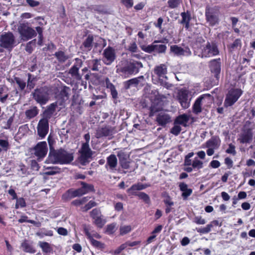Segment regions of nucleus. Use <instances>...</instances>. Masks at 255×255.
<instances>
[{
	"instance_id": "obj_14",
	"label": "nucleus",
	"mask_w": 255,
	"mask_h": 255,
	"mask_svg": "<svg viewBox=\"0 0 255 255\" xmlns=\"http://www.w3.org/2000/svg\"><path fill=\"white\" fill-rule=\"evenodd\" d=\"M76 64L74 65L69 70V74L72 77L76 80H79L81 79V76L79 73V69L82 65V61L78 58L75 59Z\"/></svg>"
},
{
	"instance_id": "obj_49",
	"label": "nucleus",
	"mask_w": 255,
	"mask_h": 255,
	"mask_svg": "<svg viewBox=\"0 0 255 255\" xmlns=\"http://www.w3.org/2000/svg\"><path fill=\"white\" fill-rule=\"evenodd\" d=\"M194 155V152H191L189 153L187 155H186L184 159V165L186 166H192V161L190 159V158H191Z\"/></svg>"
},
{
	"instance_id": "obj_33",
	"label": "nucleus",
	"mask_w": 255,
	"mask_h": 255,
	"mask_svg": "<svg viewBox=\"0 0 255 255\" xmlns=\"http://www.w3.org/2000/svg\"><path fill=\"white\" fill-rule=\"evenodd\" d=\"M100 66V60L98 59H94L89 61V67L93 71H98Z\"/></svg>"
},
{
	"instance_id": "obj_37",
	"label": "nucleus",
	"mask_w": 255,
	"mask_h": 255,
	"mask_svg": "<svg viewBox=\"0 0 255 255\" xmlns=\"http://www.w3.org/2000/svg\"><path fill=\"white\" fill-rule=\"evenodd\" d=\"M192 166L194 169H201L203 166V162L200 160L198 157H195L192 161Z\"/></svg>"
},
{
	"instance_id": "obj_18",
	"label": "nucleus",
	"mask_w": 255,
	"mask_h": 255,
	"mask_svg": "<svg viewBox=\"0 0 255 255\" xmlns=\"http://www.w3.org/2000/svg\"><path fill=\"white\" fill-rule=\"evenodd\" d=\"M154 72L159 79L161 78L167 79L166 76L167 72V66L165 64H160L156 66L154 68Z\"/></svg>"
},
{
	"instance_id": "obj_29",
	"label": "nucleus",
	"mask_w": 255,
	"mask_h": 255,
	"mask_svg": "<svg viewBox=\"0 0 255 255\" xmlns=\"http://www.w3.org/2000/svg\"><path fill=\"white\" fill-rule=\"evenodd\" d=\"M83 189L82 188H79L75 190H69L67 192L68 196L70 198H74L77 196H82L84 194Z\"/></svg>"
},
{
	"instance_id": "obj_48",
	"label": "nucleus",
	"mask_w": 255,
	"mask_h": 255,
	"mask_svg": "<svg viewBox=\"0 0 255 255\" xmlns=\"http://www.w3.org/2000/svg\"><path fill=\"white\" fill-rule=\"evenodd\" d=\"M26 206V203L25 200L23 198H16V202L15 204V208L18 209L19 208H23Z\"/></svg>"
},
{
	"instance_id": "obj_41",
	"label": "nucleus",
	"mask_w": 255,
	"mask_h": 255,
	"mask_svg": "<svg viewBox=\"0 0 255 255\" xmlns=\"http://www.w3.org/2000/svg\"><path fill=\"white\" fill-rule=\"evenodd\" d=\"M82 189H83L84 194L88 193L89 192L92 191L94 190V187L91 184H88L84 182H81Z\"/></svg>"
},
{
	"instance_id": "obj_45",
	"label": "nucleus",
	"mask_w": 255,
	"mask_h": 255,
	"mask_svg": "<svg viewBox=\"0 0 255 255\" xmlns=\"http://www.w3.org/2000/svg\"><path fill=\"white\" fill-rule=\"evenodd\" d=\"M55 56L58 60L61 62H65L68 59V57L65 55L63 52L62 51L56 52L55 53Z\"/></svg>"
},
{
	"instance_id": "obj_2",
	"label": "nucleus",
	"mask_w": 255,
	"mask_h": 255,
	"mask_svg": "<svg viewBox=\"0 0 255 255\" xmlns=\"http://www.w3.org/2000/svg\"><path fill=\"white\" fill-rule=\"evenodd\" d=\"M243 91L239 89H233L230 90L226 96L224 102L225 107L234 105L242 95Z\"/></svg>"
},
{
	"instance_id": "obj_15",
	"label": "nucleus",
	"mask_w": 255,
	"mask_h": 255,
	"mask_svg": "<svg viewBox=\"0 0 255 255\" xmlns=\"http://www.w3.org/2000/svg\"><path fill=\"white\" fill-rule=\"evenodd\" d=\"M70 91V89L66 86H64L59 91V93L56 97L57 99V102L59 101L60 105H62L63 103L69 99Z\"/></svg>"
},
{
	"instance_id": "obj_5",
	"label": "nucleus",
	"mask_w": 255,
	"mask_h": 255,
	"mask_svg": "<svg viewBox=\"0 0 255 255\" xmlns=\"http://www.w3.org/2000/svg\"><path fill=\"white\" fill-rule=\"evenodd\" d=\"M33 96L34 99L40 105L45 104L49 100V93L46 88L35 90Z\"/></svg>"
},
{
	"instance_id": "obj_54",
	"label": "nucleus",
	"mask_w": 255,
	"mask_h": 255,
	"mask_svg": "<svg viewBox=\"0 0 255 255\" xmlns=\"http://www.w3.org/2000/svg\"><path fill=\"white\" fill-rule=\"evenodd\" d=\"M96 205L97 204L95 201H90L84 207H82V210L83 211H87L92 207L96 206Z\"/></svg>"
},
{
	"instance_id": "obj_26",
	"label": "nucleus",
	"mask_w": 255,
	"mask_h": 255,
	"mask_svg": "<svg viewBox=\"0 0 255 255\" xmlns=\"http://www.w3.org/2000/svg\"><path fill=\"white\" fill-rule=\"evenodd\" d=\"M8 97V89L5 86H0V101L4 103Z\"/></svg>"
},
{
	"instance_id": "obj_12",
	"label": "nucleus",
	"mask_w": 255,
	"mask_h": 255,
	"mask_svg": "<svg viewBox=\"0 0 255 255\" xmlns=\"http://www.w3.org/2000/svg\"><path fill=\"white\" fill-rule=\"evenodd\" d=\"M48 151L47 145L46 141L38 143L34 148V154L38 158L44 157Z\"/></svg>"
},
{
	"instance_id": "obj_34",
	"label": "nucleus",
	"mask_w": 255,
	"mask_h": 255,
	"mask_svg": "<svg viewBox=\"0 0 255 255\" xmlns=\"http://www.w3.org/2000/svg\"><path fill=\"white\" fill-rule=\"evenodd\" d=\"M39 247L42 249V251L45 253H50L52 249L49 244L45 242H39L38 243Z\"/></svg>"
},
{
	"instance_id": "obj_10",
	"label": "nucleus",
	"mask_w": 255,
	"mask_h": 255,
	"mask_svg": "<svg viewBox=\"0 0 255 255\" xmlns=\"http://www.w3.org/2000/svg\"><path fill=\"white\" fill-rule=\"evenodd\" d=\"M116 59L115 49L109 46L106 48L103 52V61L106 65H110Z\"/></svg>"
},
{
	"instance_id": "obj_60",
	"label": "nucleus",
	"mask_w": 255,
	"mask_h": 255,
	"mask_svg": "<svg viewBox=\"0 0 255 255\" xmlns=\"http://www.w3.org/2000/svg\"><path fill=\"white\" fill-rule=\"evenodd\" d=\"M117 156L119 157V161L127 159V155L123 151L121 150L118 152Z\"/></svg>"
},
{
	"instance_id": "obj_56",
	"label": "nucleus",
	"mask_w": 255,
	"mask_h": 255,
	"mask_svg": "<svg viewBox=\"0 0 255 255\" xmlns=\"http://www.w3.org/2000/svg\"><path fill=\"white\" fill-rule=\"evenodd\" d=\"M22 247L23 248L24 251L26 252L30 253H35V250L33 249V248L26 243H23Z\"/></svg>"
},
{
	"instance_id": "obj_19",
	"label": "nucleus",
	"mask_w": 255,
	"mask_h": 255,
	"mask_svg": "<svg viewBox=\"0 0 255 255\" xmlns=\"http://www.w3.org/2000/svg\"><path fill=\"white\" fill-rule=\"evenodd\" d=\"M221 140L217 136H212L209 140L206 141V147H211L214 149H217L220 146Z\"/></svg>"
},
{
	"instance_id": "obj_63",
	"label": "nucleus",
	"mask_w": 255,
	"mask_h": 255,
	"mask_svg": "<svg viewBox=\"0 0 255 255\" xmlns=\"http://www.w3.org/2000/svg\"><path fill=\"white\" fill-rule=\"evenodd\" d=\"M134 184L136 187V189L138 191L143 190L150 186L149 184H142L141 183H137Z\"/></svg>"
},
{
	"instance_id": "obj_46",
	"label": "nucleus",
	"mask_w": 255,
	"mask_h": 255,
	"mask_svg": "<svg viewBox=\"0 0 255 255\" xmlns=\"http://www.w3.org/2000/svg\"><path fill=\"white\" fill-rule=\"evenodd\" d=\"M14 80V82H15L18 85L20 90H23L24 89L26 86V83L23 80L18 77H15Z\"/></svg>"
},
{
	"instance_id": "obj_17",
	"label": "nucleus",
	"mask_w": 255,
	"mask_h": 255,
	"mask_svg": "<svg viewBox=\"0 0 255 255\" xmlns=\"http://www.w3.org/2000/svg\"><path fill=\"white\" fill-rule=\"evenodd\" d=\"M220 59H214L210 62V67L212 73L215 74L216 78H218L221 71Z\"/></svg>"
},
{
	"instance_id": "obj_25",
	"label": "nucleus",
	"mask_w": 255,
	"mask_h": 255,
	"mask_svg": "<svg viewBox=\"0 0 255 255\" xmlns=\"http://www.w3.org/2000/svg\"><path fill=\"white\" fill-rule=\"evenodd\" d=\"M189 120V117L186 114H183L178 116L174 121V123L186 127Z\"/></svg>"
},
{
	"instance_id": "obj_23",
	"label": "nucleus",
	"mask_w": 255,
	"mask_h": 255,
	"mask_svg": "<svg viewBox=\"0 0 255 255\" xmlns=\"http://www.w3.org/2000/svg\"><path fill=\"white\" fill-rule=\"evenodd\" d=\"M253 138V133L251 129H249L244 133H243L241 135L239 140L240 142L242 143L250 142L252 140Z\"/></svg>"
},
{
	"instance_id": "obj_21",
	"label": "nucleus",
	"mask_w": 255,
	"mask_h": 255,
	"mask_svg": "<svg viewBox=\"0 0 255 255\" xmlns=\"http://www.w3.org/2000/svg\"><path fill=\"white\" fill-rule=\"evenodd\" d=\"M156 121L160 126H164L171 121L170 116L166 114L161 113L156 117Z\"/></svg>"
},
{
	"instance_id": "obj_27",
	"label": "nucleus",
	"mask_w": 255,
	"mask_h": 255,
	"mask_svg": "<svg viewBox=\"0 0 255 255\" xmlns=\"http://www.w3.org/2000/svg\"><path fill=\"white\" fill-rule=\"evenodd\" d=\"M129 66L130 68V71L132 74L137 73L138 72L139 69L142 67V64L140 62L133 61L129 63Z\"/></svg>"
},
{
	"instance_id": "obj_53",
	"label": "nucleus",
	"mask_w": 255,
	"mask_h": 255,
	"mask_svg": "<svg viewBox=\"0 0 255 255\" xmlns=\"http://www.w3.org/2000/svg\"><path fill=\"white\" fill-rule=\"evenodd\" d=\"M137 191L138 190L136 189L135 184H133L129 188H128L127 191L129 196H137V194L138 193L137 192Z\"/></svg>"
},
{
	"instance_id": "obj_1",
	"label": "nucleus",
	"mask_w": 255,
	"mask_h": 255,
	"mask_svg": "<svg viewBox=\"0 0 255 255\" xmlns=\"http://www.w3.org/2000/svg\"><path fill=\"white\" fill-rule=\"evenodd\" d=\"M73 160L72 154L63 149L50 151L45 162L52 164H67Z\"/></svg>"
},
{
	"instance_id": "obj_58",
	"label": "nucleus",
	"mask_w": 255,
	"mask_h": 255,
	"mask_svg": "<svg viewBox=\"0 0 255 255\" xmlns=\"http://www.w3.org/2000/svg\"><path fill=\"white\" fill-rule=\"evenodd\" d=\"M102 216L101 213L99 209H94L91 212V216L94 220L96 218Z\"/></svg>"
},
{
	"instance_id": "obj_51",
	"label": "nucleus",
	"mask_w": 255,
	"mask_h": 255,
	"mask_svg": "<svg viewBox=\"0 0 255 255\" xmlns=\"http://www.w3.org/2000/svg\"><path fill=\"white\" fill-rule=\"evenodd\" d=\"M138 82L139 80H138L137 78H133L127 81L125 84V87L126 89H128L129 88L130 86L132 85H137L138 84Z\"/></svg>"
},
{
	"instance_id": "obj_4",
	"label": "nucleus",
	"mask_w": 255,
	"mask_h": 255,
	"mask_svg": "<svg viewBox=\"0 0 255 255\" xmlns=\"http://www.w3.org/2000/svg\"><path fill=\"white\" fill-rule=\"evenodd\" d=\"M15 44V38L11 32L4 33L0 37V46L3 48L11 49Z\"/></svg>"
},
{
	"instance_id": "obj_35",
	"label": "nucleus",
	"mask_w": 255,
	"mask_h": 255,
	"mask_svg": "<svg viewBox=\"0 0 255 255\" xmlns=\"http://www.w3.org/2000/svg\"><path fill=\"white\" fill-rule=\"evenodd\" d=\"M182 2V0H168L167 1L168 6L171 9L178 8L180 6Z\"/></svg>"
},
{
	"instance_id": "obj_38",
	"label": "nucleus",
	"mask_w": 255,
	"mask_h": 255,
	"mask_svg": "<svg viewBox=\"0 0 255 255\" xmlns=\"http://www.w3.org/2000/svg\"><path fill=\"white\" fill-rule=\"evenodd\" d=\"M106 223V221L105 219H104L103 216H101L94 219V223L98 227L100 228H102Z\"/></svg>"
},
{
	"instance_id": "obj_3",
	"label": "nucleus",
	"mask_w": 255,
	"mask_h": 255,
	"mask_svg": "<svg viewBox=\"0 0 255 255\" xmlns=\"http://www.w3.org/2000/svg\"><path fill=\"white\" fill-rule=\"evenodd\" d=\"M18 31L23 41H27L36 35L35 31L25 24H20L18 27Z\"/></svg>"
},
{
	"instance_id": "obj_9",
	"label": "nucleus",
	"mask_w": 255,
	"mask_h": 255,
	"mask_svg": "<svg viewBox=\"0 0 255 255\" xmlns=\"http://www.w3.org/2000/svg\"><path fill=\"white\" fill-rule=\"evenodd\" d=\"M177 100L183 109L189 107L191 99H189L188 92L186 90H181L178 93Z\"/></svg>"
},
{
	"instance_id": "obj_16",
	"label": "nucleus",
	"mask_w": 255,
	"mask_h": 255,
	"mask_svg": "<svg viewBox=\"0 0 255 255\" xmlns=\"http://www.w3.org/2000/svg\"><path fill=\"white\" fill-rule=\"evenodd\" d=\"M118 164V160L115 155L111 154L107 158L106 167L107 170L111 172H115L116 170V167Z\"/></svg>"
},
{
	"instance_id": "obj_11",
	"label": "nucleus",
	"mask_w": 255,
	"mask_h": 255,
	"mask_svg": "<svg viewBox=\"0 0 255 255\" xmlns=\"http://www.w3.org/2000/svg\"><path fill=\"white\" fill-rule=\"evenodd\" d=\"M170 51L177 56H188L191 55V51L188 47L183 48L176 45L170 46Z\"/></svg>"
},
{
	"instance_id": "obj_50",
	"label": "nucleus",
	"mask_w": 255,
	"mask_h": 255,
	"mask_svg": "<svg viewBox=\"0 0 255 255\" xmlns=\"http://www.w3.org/2000/svg\"><path fill=\"white\" fill-rule=\"evenodd\" d=\"M88 200H89V198L87 197H83L81 199L74 200L72 202V204L75 206H79V205L84 204L85 203L87 202L88 201Z\"/></svg>"
},
{
	"instance_id": "obj_61",
	"label": "nucleus",
	"mask_w": 255,
	"mask_h": 255,
	"mask_svg": "<svg viewBox=\"0 0 255 255\" xmlns=\"http://www.w3.org/2000/svg\"><path fill=\"white\" fill-rule=\"evenodd\" d=\"M28 79L27 81V87L29 88L30 90L33 89L34 87L35 84L33 82V79H31V75L30 74H28Z\"/></svg>"
},
{
	"instance_id": "obj_62",
	"label": "nucleus",
	"mask_w": 255,
	"mask_h": 255,
	"mask_svg": "<svg viewBox=\"0 0 255 255\" xmlns=\"http://www.w3.org/2000/svg\"><path fill=\"white\" fill-rule=\"evenodd\" d=\"M122 2L127 8H130L133 5V0H122Z\"/></svg>"
},
{
	"instance_id": "obj_59",
	"label": "nucleus",
	"mask_w": 255,
	"mask_h": 255,
	"mask_svg": "<svg viewBox=\"0 0 255 255\" xmlns=\"http://www.w3.org/2000/svg\"><path fill=\"white\" fill-rule=\"evenodd\" d=\"M194 222L198 225H204L206 223V221L201 216H196L194 219Z\"/></svg>"
},
{
	"instance_id": "obj_7",
	"label": "nucleus",
	"mask_w": 255,
	"mask_h": 255,
	"mask_svg": "<svg viewBox=\"0 0 255 255\" xmlns=\"http://www.w3.org/2000/svg\"><path fill=\"white\" fill-rule=\"evenodd\" d=\"M219 54L218 49L214 43H208L202 47V57H210Z\"/></svg>"
},
{
	"instance_id": "obj_42",
	"label": "nucleus",
	"mask_w": 255,
	"mask_h": 255,
	"mask_svg": "<svg viewBox=\"0 0 255 255\" xmlns=\"http://www.w3.org/2000/svg\"><path fill=\"white\" fill-rule=\"evenodd\" d=\"M181 130V127L174 122V126L170 129V132L175 136L178 135Z\"/></svg>"
},
{
	"instance_id": "obj_20",
	"label": "nucleus",
	"mask_w": 255,
	"mask_h": 255,
	"mask_svg": "<svg viewBox=\"0 0 255 255\" xmlns=\"http://www.w3.org/2000/svg\"><path fill=\"white\" fill-rule=\"evenodd\" d=\"M84 232L86 236L87 237L88 239L90 240L91 244L95 247L98 249H104L105 248V245L102 243L100 242H99L97 240H95L93 238V236L91 234L88 229H85Z\"/></svg>"
},
{
	"instance_id": "obj_36",
	"label": "nucleus",
	"mask_w": 255,
	"mask_h": 255,
	"mask_svg": "<svg viewBox=\"0 0 255 255\" xmlns=\"http://www.w3.org/2000/svg\"><path fill=\"white\" fill-rule=\"evenodd\" d=\"M158 42V41H154V42L148 45H143L140 46L141 49L147 53H151L154 51V43Z\"/></svg>"
},
{
	"instance_id": "obj_22",
	"label": "nucleus",
	"mask_w": 255,
	"mask_h": 255,
	"mask_svg": "<svg viewBox=\"0 0 255 255\" xmlns=\"http://www.w3.org/2000/svg\"><path fill=\"white\" fill-rule=\"evenodd\" d=\"M180 190L182 192V196L184 200H186L192 193V190L188 188V185L185 183H181L179 185Z\"/></svg>"
},
{
	"instance_id": "obj_55",
	"label": "nucleus",
	"mask_w": 255,
	"mask_h": 255,
	"mask_svg": "<svg viewBox=\"0 0 255 255\" xmlns=\"http://www.w3.org/2000/svg\"><path fill=\"white\" fill-rule=\"evenodd\" d=\"M116 224L112 223L107 226L106 232L109 234H113L116 231Z\"/></svg>"
},
{
	"instance_id": "obj_52",
	"label": "nucleus",
	"mask_w": 255,
	"mask_h": 255,
	"mask_svg": "<svg viewBox=\"0 0 255 255\" xmlns=\"http://www.w3.org/2000/svg\"><path fill=\"white\" fill-rule=\"evenodd\" d=\"M212 225L208 224L205 227L197 229L198 233L201 234H207L211 231Z\"/></svg>"
},
{
	"instance_id": "obj_39",
	"label": "nucleus",
	"mask_w": 255,
	"mask_h": 255,
	"mask_svg": "<svg viewBox=\"0 0 255 255\" xmlns=\"http://www.w3.org/2000/svg\"><path fill=\"white\" fill-rule=\"evenodd\" d=\"M206 19L207 21L212 26L215 25L218 21L217 17L213 15H206Z\"/></svg>"
},
{
	"instance_id": "obj_8",
	"label": "nucleus",
	"mask_w": 255,
	"mask_h": 255,
	"mask_svg": "<svg viewBox=\"0 0 255 255\" xmlns=\"http://www.w3.org/2000/svg\"><path fill=\"white\" fill-rule=\"evenodd\" d=\"M38 135L41 138H44L47 134L49 130L48 119L47 118H43L41 119L37 125Z\"/></svg>"
},
{
	"instance_id": "obj_24",
	"label": "nucleus",
	"mask_w": 255,
	"mask_h": 255,
	"mask_svg": "<svg viewBox=\"0 0 255 255\" xmlns=\"http://www.w3.org/2000/svg\"><path fill=\"white\" fill-rule=\"evenodd\" d=\"M198 98H201V104L203 107H207L212 103V98L210 94H205L202 95Z\"/></svg>"
},
{
	"instance_id": "obj_13",
	"label": "nucleus",
	"mask_w": 255,
	"mask_h": 255,
	"mask_svg": "<svg viewBox=\"0 0 255 255\" xmlns=\"http://www.w3.org/2000/svg\"><path fill=\"white\" fill-rule=\"evenodd\" d=\"M113 133L114 128L110 127H105L100 128L97 130L96 136L98 138L104 136H108L109 138H111Z\"/></svg>"
},
{
	"instance_id": "obj_47",
	"label": "nucleus",
	"mask_w": 255,
	"mask_h": 255,
	"mask_svg": "<svg viewBox=\"0 0 255 255\" xmlns=\"http://www.w3.org/2000/svg\"><path fill=\"white\" fill-rule=\"evenodd\" d=\"M137 196L145 203H149L150 202V198L148 195L144 192H139L137 194Z\"/></svg>"
},
{
	"instance_id": "obj_43",
	"label": "nucleus",
	"mask_w": 255,
	"mask_h": 255,
	"mask_svg": "<svg viewBox=\"0 0 255 255\" xmlns=\"http://www.w3.org/2000/svg\"><path fill=\"white\" fill-rule=\"evenodd\" d=\"M182 20L181 23L190 22L191 19L190 14L188 11L183 12L181 13Z\"/></svg>"
},
{
	"instance_id": "obj_57",
	"label": "nucleus",
	"mask_w": 255,
	"mask_h": 255,
	"mask_svg": "<svg viewBox=\"0 0 255 255\" xmlns=\"http://www.w3.org/2000/svg\"><path fill=\"white\" fill-rule=\"evenodd\" d=\"M130 68L129 67V64L126 67H124L121 69H118V70H119V71L121 73H122L123 74L125 75H131L132 72L130 71L131 70Z\"/></svg>"
},
{
	"instance_id": "obj_32",
	"label": "nucleus",
	"mask_w": 255,
	"mask_h": 255,
	"mask_svg": "<svg viewBox=\"0 0 255 255\" xmlns=\"http://www.w3.org/2000/svg\"><path fill=\"white\" fill-rule=\"evenodd\" d=\"M38 113V110L36 107H33L26 111L25 115L28 119H31L35 117Z\"/></svg>"
},
{
	"instance_id": "obj_30",
	"label": "nucleus",
	"mask_w": 255,
	"mask_h": 255,
	"mask_svg": "<svg viewBox=\"0 0 255 255\" xmlns=\"http://www.w3.org/2000/svg\"><path fill=\"white\" fill-rule=\"evenodd\" d=\"M57 102L53 103L50 104L45 110L44 114L46 118H49L54 113L55 111L56 107L57 106Z\"/></svg>"
},
{
	"instance_id": "obj_40",
	"label": "nucleus",
	"mask_w": 255,
	"mask_h": 255,
	"mask_svg": "<svg viewBox=\"0 0 255 255\" xmlns=\"http://www.w3.org/2000/svg\"><path fill=\"white\" fill-rule=\"evenodd\" d=\"M131 231V227L129 225L121 226L120 228V233L121 235H124Z\"/></svg>"
},
{
	"instance_id": "obj_31",
	"label": "nucleus",
	"mask_w": 255,
	"mask_h": 255,
	"mask_svg": "<svg viewBox=\"0 0 255 255\" xmlns=\"http://www.w3.org/2000/svg\"><path fill=\"white\" fill-rule=\"evenodd\" d=\"M93 36L92 35H88L87 38L83 43V45L86 50L89 51L92 49L93 46Z\"/></svg>"
},
{
	"instance_id": "obj_6",
	"label": "nucleus",
	"mask_w": 255,
	"mask_h": 255,
	"mask_svg": "<svg viewBox=\"0 0 255 255\" xmlns=\"http://www.w3.org/2000/svg\"><path fill=\"white\" fill-rule=\"evenodd\" d=\"M80 152L81 155L79 157V161L82 165H85L89 163V159L92 155V151L89 147V144L83 143Z\"/></svg>"
},
{
	"instance_id": "obj_44",
	"label": "nucleus",
	"mask_w": 255,
	"mask_h": 255,
	"mask_svg": "<svg viewBox=\"0 0 255 255\" xmlns=\"http://www.w3.org/2000/svg\"><path fill=\"white\" fill-rule=\"evenodd\" d=\"M167 47L164 44H156L154 43V51L158 53H164Z\"/></svg>"
},
{
	"instance_id": "obj_28",
	"label": "nucleus",
	"mask_w": 255,
	"mask_h": 255,
	"mask_svg": "<svg viewBox=\"0 0 255 255\" xmlns=\"http://www.w3.org/2000/svg\"><path fill=\"white\" fill-rule=\"evenodd\" d=\"M201 98H197L193 106V112L198 115L202 112V105L201 104Z\"/></svg>"
},
{
	"instance_id": "obj_64",
	"label": "nucleus",
	"mask_w": 255,
	"mask_h": 255,
	"mask_svg": "<svg viewBox=\"0 0 255 255\" xmlns=\"http://www.w3.org/2000/svg\"><path fill=\"white\" fill-rule=\"evenodd\" d=\"M128 49L129 51L132 53H135L137 51V47L135 42H132L130 44L129 46H128Z\"/></svg>"
}]
</instances>
